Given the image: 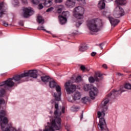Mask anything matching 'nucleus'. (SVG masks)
<instances>
[{
    "instance_id": "nucleus-1",
    "label": "nucleus",
    "mask_w": 131,
    "mask_h": 131,
    "mask_svg": "<svg viewBox=\"0 0 131 131\" xmlns=\"http://www.w3.org/2000/svg\"><path fill=\"white\" fill-rule=\"evenodd\" d=\"M27 76H30V77H32V78H37V71L35 70H31L28 71V72L14 76L12 78H10L6 81L0 82V86H4L5 90H9L10 88H13L15 84L13 80L19 83L21 81V78Z\"/></svg>"
},
{
    "instance_id": "nucleus-2",
    "label": "nucleus",
    "mask_w": 131,
    "mask_h": 131,
    "mask_svg": "<svg viewBox=\"0 0 131 131\" xmlns=\"http://www.w3.org/2000/svg\"><path fill=\"white\" fill-rule=\"evenodd\" d=\"M55 108L56 110L54 112L55 117L54 119H50L51 122H47V126H46L45 129L43 131H55L60 130L61 129V110L59 109V104L55 103Z\"/></svg>"
},
{
    "instance_id": "nucleus-3",
    "label": "nucleus",
    "mask_w": 131,
    "mask_h": 131,
    "mask_svg": "<svg viewBox=\"0 0 131 131\" xmlns=\"http://www.w3.org/2000/svg\"><path fill=\"white\" fill-rule=\"evenodd\" d=\"M109 98H106L103 100L102 103L101 107V112L98 111L97 112L98 118H99V123L98 124V128L100 130L109 131V129L106 127V122L105 121V112L108 110V106H106L107 104L109 103Z\"/></svg>"
},
{
    "instance_id": "nucleus-4",
    "label": "nucleus",
    "mask_w": 131,
    "mask_h": 131,
    "mask_svg": "<svg viewBox=\"0 0 131 131\" xmlns=\"http://www.w3.org/2000/svg\"><path fill=\"white\" fill-rule=\"evenodd\" d=\"M84 14V8L83 7L79 6L76 7L74 10V16L78 20H81L80 21H76V26L78 28L80 26L82 23H83V15Z\"/></svg>"
},
{
    "instance_id": "nucleus-5",
    "label": "nucleus",
    "mask_w": 131,
    "mask_h": 131,
    "mask_svg": "<svg viewBox=\"0 0 131 131\" xmlns=\"http://www.w3.org/2000/svg\"><path fill=\"white\" fill-rule=\"evenodd\" d=\"M100 20L98 18L90 19L86 21V25L88 28L92 32H98L99 31V25Z\"/></svg>"
},
{
    "instance_id": "nucleus-6",
    "label": "nucleus",
    "mask_w": 131,
    "mask_h": 131,
    "mask_svg": "<svg viewBox=\"0 0 131 131\" xmlns=\"http://www.w3.org/2000/svg\"><path fill=\"white\" fill-rule=\"evenodd\" d=\"M49 86L51 89H54L55 88V90L57 93H55L54 97L56 101H61V95L62 92H61V86L59 85H57V82L55 81H51L49 82Z\"/></svg>"
},
{
    "instance_id": "nucleus-7",
    "label": "nucleus",
    "mask_w": 131,
    "mask_h": 131,
    "mask_svg": "<svg viewBox=\"0 0 131 131\" xmlns=\"http://www.w3.org/2000/svg\"><path fill=\"white\" fill-rule=\"evenodd\" d=\"M84 91H88L91 90L90 92V97L92 100H95V97L98 95V89L96 87L92 88L91 84H86L83 87Z\"/></svg>"
},
{
    "instance_id": "nucleus-8",
    "label": "nucleus",
    "mask_w": 131,
    "mask_h": 131,
    "mask_svg": "<svg viewBox=\"0 0 131 131\" xmlns=\"http://www.w3.org/2000/svg\"><path fill=\"white\" fill-rule=\"evenodd\" d=\"M125 92V90L123 89H120L119 90H114L112 91L109 94H108V98H112L113 99H116L117 97H119L121 95L122 93Z\"/></svg>"
},
{
    "instance_id": "nucleus-9",
    "label": "nucleus",
    "mask_w": 131,
    "mask_h": 131,
    "mask_svg": "<svg viewBox=\"0 0 131 131\" xmlns=\"http://www.w3.org/2000/svg\"><path fill=\"white\" fill-rule=\"evenodd\" d=\"M70 15L69 12L64 11L61 15H59V22L61 25L65 24L67 22V18Z\"/></svg>"
},
{
    "instance_id": "nucleus-10",
    "label": "nucleus",
    "mask_w": 131,
    "mask_h": 131,
    "mask_svg": "<svg viewBox=\"0 0 131 131\" xmlns=\"http://www.w3.org/2000/svg\"><path fill=\"white\" fill-rule=\"evenodd\" d=\"M23 13L22 16L25 19H27V18H29L30 16H32L34 14V11L32 10L31 8L29 9L28 8H23Z\"/></svg>"
},
{
    "instance_id": "nucleus-11",
    "label": "nucleus",
    "mask_w": 131,
    "mask_h": 131,
    "mask_svg": "<svg viewBox=\"0 0 131 131\" xmlns=\"http://www.w3.org/2000/svg\"><path fill=\"white\" fill-rule=\"evenodd\" d=\"M64 86L68 94H72L76 91V86L75 85H70V82H67L64 84Z\"/></svg>"
},
{
    "instance_id": "nucleus-12",
    "label": "nucleus",
    "mask_w": 131,
    "mask_h": 131,
    "mask_svg": "<svg viewBox=\"0 0 131 131\" xmlns=\"http://www.w3.org/2000/svg\"><path fill=\"white\" fill-rule=\"evenodd\" d=\"M119 9V11L116 12L114 16L115 18H120V17H122V16H124V10L122 8L120 7H118Z\"/></svg>"
},
{
    "instance_id": "nucleus-13",
    "label": "nucleus",
    "mask_w": 131,
    "mask_h": 131,
    "mask_svg": "<svg viewBox=\"0 0 131 131\" xmlns=\"http://www.w3.org/2000/svg\"><path fill=\"white\" fill-rule=\"evenodd\" d=\"M113 0H100L98 3V8L100 9V10H103V9H105L106 7L105 3H110V2H112Z\"/></svg>"
},
{
    "instance_id": "nucleus-14",
    "label": "nucleus",
    "mask_w": 131,
    "mask_h": 131,
    "mask_svg": "<svg viewBox=\"0 0 131 131\" xmlns=\"http://www.w3.org/2000/svg\"><path fill=\"white\" fill-rule=\"evenodd\" d=\"M108 20L113 27H115V26H116V25H117L118 23L120 22V20H119V19L114 18L112 17H109Z\"/></svg>"
},
{
    "instance_id": "nucleus-15",
    "label": "nucleus",
    "mask_w": 131,
    "mask_h": 131,
    "mask_svg": "<svg viewBox=\"0 0 131 131\" xmlns=\"http://www.w3.org/2000/svg\"><path fill=\"white\" fill-rule=\"evenodd\" d=\"M6 14V9H5V3L4 2L0 3V18H2L3 16Z\"/></svg>"
},
{
    "instance_id": "nucleus-16",
    "label": "nucleus",
    "mask_w": 131,
    "mask_h": 131,
    "mask_svg": "<svg viewBox=\"0 0 131 131\" xmlns=\"http://www.w3.org/2000/svg\"><path fill=\"white\" fill-rule=\"evenodd\" d=\"M66 5L67 7H68V8L71 9L72 8L75 7V2L71 0H68L66 3Z\"/></svg>"
},
{
    "instance_id": "nucleus-17",
    "label": "nucleus",
    "mask_w": 131,
    "mask_h": 131,
    "mask_svg": "<svg viewBox=\"0 0 131 131\" xmlns=\"http://www.w3.org/2000/svg\"><path fill=\"white\" fill-rule=\"evenodd\" d=\"M42 2H45L43 4V6H45V7H46L47 8L49 7H51V6H52V1L49 0V1H47V0H41Z\"/></svg>"
},
{
    "instance_id": "nucleus-18",
    "label": "nucleus",
    "mask_w": 131,
    "mask_h": 131,
    "mask_svg": "<svg viewBox=\"0 0 131 131\" xmlns=\"http://www.w3.org/2000/svg\"><path fill=\"white\" fill-rule=\"evenodd\" d=\"M115 3L120 6H124L126 4V0H116Z\"/></svg>"
},
{
    "instance_id": "nucleus-19",
    "label": "nucleus",
    "mask_w": 131,
    "mask_h": 131,
    "mask_svg": "<svg viewBox=\"0 0 131 131\" xmlns=\"http://www.w3.org/2000/svg\"><path fill=\"white\" fill-rule=\"evenodd\" d=\"M81 97V95L80 94V93L77 92H76L74 95L73 96V99L75 100V101H76L77 100H80Z\"/></svg>"
},
{
    "instance_id": "nucleus-20",
    "label": "nucleus",
    "mask_w": 131,
    "mask_h": 131,
    "mask_svg": "<svg viewBox=\"0 0 131 131\" xmlns=\"http://www.w3.org/2000/svg\"><path fill=\"white\" fill-rule=\"evenodd\" d=\"M41 79L43 82H49L51 80V77L49 76H43L41 77Z\"/></svg>"
},
{
    "instance_id": "nucleus-21",
    "label": "nucleus",
    "mask_w": 131,
    "mask_h": 131,
    "mask_svg": "<svg viewBox=\"0 0 131 131\" xmlns=\"http://www.w3.org/2000/svg\"><path fill=\"white\" fill-rule=\"evenodd\" d=\"M89 81L90 82V83H94L95 81H100V80L99 78H98V77L94 79L93 77H90L89 78Z\"/></svg>"
},
{
    "instance_id": "nucleus-22",
    "label": "nucleus",
    "mask_w": 131,
    "mask_h": 131,
    "mask_svg": "<svg viewBox=\"0 0 131 131\" xmlns=\"http://www.w3.org/2000/svg\"><path fill=\"white\" fill-rule=\"evenodd\" d=\"M79 50L80 52H84V51H86L88 50V46L85 45H82L79 46Z\"/></svg>"
},
{
    "instance_id": "nucleus-23",
    "label": "nucleus",
    "mask_w": 131,
    "mask_h": 131,
    "mask_svg": "<svg viewBox=\"0 0 131 131\" xmlns=\"http://www.w3.org/2000/svg\"><path fill=\"white\" fill-rule=\"evenodd\" d=\"M37 30H43V31H46V32H47V33H49L50 34H53L50 31H47L46 29H45V27L43 26H40L38 27L37 28Z\"/></svg>"
},
{
    "instance_id": "nucleus-24",
    "label": "nucleus",
    "mask_w": 131,
    "mask_h": 131,
    "mask_svg": "<svg viewBox=\"0 0 131 131\" xmlns=\"http://www.w3.org/2000/svg\"><path fill=\"white\" fill-rule=\"evenodd\" d=\"M37 21L39 24H40V23H42V24H43V22L45 20L42 18V17L40 16H38L37 17Z\"/></svg>"
},
{
    "instance_id": "nucleus-25",
    "label": "nucleus",
    "mask_w": 131,
    "mask_h": 131,
    "mask_svg": "<svg viewBox=\"0 0 131 131\" xmlns=\"http://www.w3.org/2000/svg\"><path fill=\"white\" fill-rule=\"evenodd\" d=\"M103 15L105 16V17H110V11L109 10H105L103 12H102Z\"/></svg>"
},
{
    "instance_id": "nucleus-26",
    "label": "nucleus",
    "mask_w": 131,
    "mask_h": 131,
    "mask_svg": "<svg viewBox=\"0 0 131 131\" xmlns=\"http://www.w3.org/2000/svg\"><path fill=\"white\" fill-rule=\"evenodd\" d=\"M124 89L126 90H131V84L129 83H126L124 85Z\"/></svg>"
},
{
    "instance_id": "nucleus-27",
    "label": "nucleus",
    "mask_w": 131,
    "mask_h": 131,
    "mask_svg": "<svg viewBox=\"0 0 131 131\" xmlns=\"http://www.w3.org/2000/svg\"><path fill=\"white\" fill-rule=\"evenodd\" d=\"M63 9H64V6L60 5L58 9V13L59 14H61V13H62V11H63Z\"/></svg>"
},
{
    "instance_id": "nucleus-28",
    "label": "nucleus",
    "mask_w": 131,
    "mask_h": 131,
    "mask_svg": "<svg viewBox=\"0 0 131 131\" xmlns=\"http://www.w3.org/2000/svg\"><path fill=\"white\" fill-rule=\"evenodd\" d=\"M79 109V107H78V106H72L71 107V110L72 111H73L74 112H75L76 111H78Z\"/></svg>"
},
{
    "instance_id": "nucleus-29",
    "label": "nucleus",
    "mask_w": 131,
    "mask_h": 131,
    "mask_svg": "<svg viewBox=\"0 0 131 131\" xmlns=\"http://www.w3.org/2000/svg\"><path fill=\"white\" fill-rule=\"evenodd\" d=\"M75 81L76 82H80V81H81V76H78V77H77Z\"/></svg>"
},
{
    "instance_id": "nucleus-30",
    "label": "nucleus",
    "mask_w": 131,
    "mask_h": 131,
    "mask_svg": "<svg viewBox=\"0 0 131 131\" xmlns=\"http://www.w3.org/2000/svg\"><path fill=\"white\" fill-rule=\"evenodd\" d=\"M81 101L83 104H86V102H88V99H86V97H85L82 98Z\"/></svg>"
},
{
    "instance_id": "nucleus-31",
    "label": "nucleus",
    "mask_w": 131,
    "mask_h": 131,
    "mask_svg": "<svg viewBox=\"0 0 131 131\" xmlns=\"http://www.w3.org/2000/svg\"><path fill=\"white\" fill-rule=\"evenodd\" d=\"M77 2L79 3L80 5H84L85 4V0H77Z\"/></svg>"
},
{
    "instance_id": "nucleus-32",
    "label": "nucleus",
    "mask_w": 131,
    "mask_h": 131,
    "mask_svg": "<svg viewBox=\"0 0 131 131\" xmlns=\"http://www.w3.org/2000/svg\"><path fill=\"white\" fill-rule=\"evenodd\" d=\"M32 3L34 5H38L39 4V0H32Z\"/></svg>"
},
{
    "instance_id": "nucleus-33",
    "label": "nucleus",
    "mask_w": 131,
    "mask_h": 131,
    "mask_svg": "<svg viewBox=\"0 0 131 131\" xmlns=\"http://www.w3.org/2000/svg\"><path fill=\"white\" fill-rule=\"evenodd\" d=\"M13 4L14 6H18L19 5V1L18 0H14Z\"/></svg>"
},
{
    "instance_id": "nucleus-34",
    "label": "nucleus",
    "mask_w": 131,
    "mask_h": 131,
    "mask_svg": "<svg viewBox=\"0 0 131 131\" xmlns=\"http://www.w3.org/2000/svg\"><path fill=\"white\" fill-rule=\"evenodd\" d=\"M38 9L39 10H41V9H43V5H42V4L40 3L38 5Z\"/></svg>"
},
{
    "instance_id": "nucleus-35",
    "label": "nucleus",
    "mask_w": 131,
    "mask_h": 131,
    "mask_svg": "<svg viewBox=\"0 0 131 131\" xmlns=\"http://www.w3.org/2000/svg\"><path fill=\"white\" fill-rule=\"evenodd\" d=\"M54 10V7H50V8H48L46 12L47 13H49V12H52V11H53Z\"/></svg>"
},
{
    "instance_id": "nucleus-36",
    "label": "nucleus",
    "mask_w": 131,
    "mask_h": 131,
    "mask_svg": "<svg viewBox=\"0 0 131 131\" xmlns=\"http://www.w3.org/2000/svg\"><path fill=\"white\" fill-rule=\"evenodd\" d=\"M21 2L24 4V5H27V4H28L27 0H21Z\"/></svg>"
},
{
    "instance_id": "nucleus-37",
    "label": "nucleus",
    "mask_w": 131,
    "mask_h": 131,
    "mask_svg": "<svg viewBox=\"0 0 131 131\" xmlns=\"http://www.w3.org/2000/svg\"><path fill=\"white\" fill-rule=\"evenodd\" d=\"M3 25H4V26H5L6 27L9 25V24H8V23H6V21H3Z\"/></svg>"
},
{
    "instance_id": "nucleus-38",
    "label": "nucleus",
    "mask_w": 131,
    "mask_h": 131,
    "mask_svg": "<svg viewBox=\"0 0 131 131\" xmlns=\"http://www.w3.org/2000/svg\"><path fill=\"white\" fill-rule=\"evenodd\" d=\"M62 2H63V0H55V2L56 3L60 4V3H62Z\"/></svg>"
},
{
    "instance_id": "nucleus-39",
    "label": "nucleus",
    "mask_w": 131,
    "mask_h": 131,
    "mask_svg": "<svg viewBox=\"0 0 131 131\" xmlns=\"http://www.w3.org/2000/svg\"><path fill=\"white\" fill-rule=\"evenodd\" d=\"M99 46H100L101 50H103V47H104V43H101L99 45Z\"/></svg>"
},
{
    "instance_id": "nucleus-40",
    "label": "nucleus",
    "mask_w": 131,
    "mask_h": 131,
    "mask_svg": "<svg viewBox=\"0 0 131 131\" xmlns=\"http://www.w3.org/2000/svg\"><path fill=\"white\" fill-rule=\"evenodd\" d=\"M19 25H20V26H24V24L23 23V21L20 20L19 22Z\"/></svg>"
},
{
    "instance_id": "nucleus-41",
    "label": "nucleus",
    "mask_w": 131,
    "mask_h": 131,
    "mask_svg": "<svg viewBox=\"0 0 131 131\" xmlns=\"http://www.w3.org/2000/svg\"><path fill=\"white\" fill-rule=\"evenodd\" d=\"M96 55H97V53H96L95 52H93L92 53H91V56L92 57H95V56H96Z\"/></svg>"
},
{
    "instance_id": "nucleus-42",
    "label": "nucleus",
    "mask_w": 131,
    "mask_h": 131,
    "mask_svg": "<svg viewBox=\"0 0 131 131\" xmlns=\"http://www.w3.org/2000/svg\"><path fill=\"white\" fill-rule=\"evenodd\" d=\"M70 128V126L69 125H67L66 126V129H67V131H69V129Z\"/></svg>"
},
{
    "instance_id": "nucleus-43",
    "label": "nucleus",
    "mask_w": 131,
    "mask_h": 131,
    "mask_svg": "<svg viewBox=\"0 0 131 131\" xmlns=\"http://www.w3.org/2000/svg\"><path fill=\"white\" fill-rule=\"evenodd\" d=\"M102 76L103 75H102L101 74H98L96 75V76H97V77H99V78H102Z\"/></svg>"
},
{
    "instance_id": "nucleus-44",
    "label": "nucleus",
    "mask_w": 131,
    "mask_h": 131,
    "mask_svg": "<svg viewBox=\"0 0 131 131\" xmlns=\"http://www.w3.org/2000/svg\"><path fill=\"white\" fill-rule=\"evenodd\" d=\"M62 113H65V106H63L61 109Z\"/></svg>"
},
{
    "instance_id": "nucleus-45",
    "label": "nucleus",
    "mask_w": 131,
    "mask_h": 131,
    "mask_svg": "<svg viewBox=\"0 0 131 131\" xmlns=\"http://www.w3.org/2000/svg\"><path fill=\"white\" fill-rule=\"evenodd\" d=\"M80 68H81V70H83V71L85 70V67H84V66H81L80 67Z\"/></svg>"
},
{
    "instance_id": "nucleus-46",
    "label": "nucleus",
    "mask_w": 131,
    "mask_h": 131,
    "mask_svg": "<svg viewBox=\"0 0 131 131\" xmlns=\"http://www.w3.org/2000/svg\"><path fill=\"white\" fill-rule=\"evenodd\" d=\"M102 67H103V68H104V69H107V64H103Z\"/></svg>"
},
{
    "instance_id": "nucleus-47",
    "label": "nucleus",
    "mask_w": 131,
    "mask_h": 131,
    "mask_svg": "<svg viewBox=\"0 0 131 131\" xmlns=\"http://www.w3.org/2000/svg\"><path fill=\"white\" fill-rule=\"evenodd\" d=\"M83 118V113H82L81 115L80 116V120Z\"/></svg>"
},
{
    "instance_id": "nucleus-48",
    "label": "nucleus",
    "mask_w": 131,
    "mask_h": 131,
    "mask_svg": "<svg viewBox=\"0 0 131 131\" xmlns=\"http://www.w3.org/2000/svg\"><path fill=\"white\" fill-rule=\"evenodd\" d=\"M118 75H119V76H120L121 75H122V74H121V73H118Z\"/></svg>"
},
{
    "instance_id": "nucleus-49",
    "label": "nucleus",
    "mask_w": 131,
    "mask_h": 131,
    "mask_svg": "<svg viewBox=\"0 0 131 131\" xmlns=\"http://www.w3.org/2000/svg\"><path fill=\"white\" fill-rule=\"evenodd\" d=\"M51 103H53V100H52V101H51Z\"/></svg>"
},
{
    "instance_id": "nucleus-50",
    "label": "nucleus",
    "mask_w": 131,
    "mask_h": 131,
    "mask_svg": "<svg viewBox=\"0 0 131 131\" xmlns=\"http://www.w3.org/2000/svg\"><path fill=\"white\" fill-rule=\"evenodd\" d=\"M40 131H42V129L40 130Z\"/></svg>"
}]
</instances>
